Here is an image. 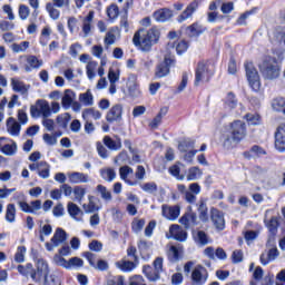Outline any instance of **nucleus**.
Returning <instances> with one entry per match:
<instances>
[{
	"label": "nucleus",
	"mask_w": 285,
	"mask_h": 285,
	"mask_svg": "<svg viewBox=\"0 0 285 285\" xmlns=\"http://www.w3.org/2000/svg\"><path fill=\"white\" fill-rule=\"evenodd\" d=\"M159 41V30L153 27L149 30L144 28L135 32L132 43L141 52H150L153 46Z\"/></svg>",
	"instance_id": "nucleus-1"
},
{
	"label": "nucleus",
	"mask_w": 285,
	"mask_h": 285,
	"mask_svg": "<svg viewBox=\"0 0 285 285\" xmlns=\"http://www.w3.org/2000/svg\"><path fill=\"white\" fill-rule=\"evenodd\" d=\"M259 72L266 81H275V79H279V75H282V67L279 62H277V58L267 56L263 58V60L258 63Z\"/></svg>",
	"instance_id": "nucleus-2"
},
{
	"label": "nucleus",
	"mask_w": 285,
	"mask_h": 285,
	"mask_svg": "<svg viewBox=\"0 0 285 285\" xmlns=\"http://www.w3.org/2000/svg\"><path fill=\"white\" fill-rule=\"evenodd\" d=\"M246 137V124L242 120H236L230 124L229 134L224 136L223 146L233 148V144H239Z\"/></svg>",
	"instance_id": "nucleus-3"
},
{
	"label": "nucleus",
	"mask_w": 285,
	"mask_h": 285,
	"mask_svg": "<svg viewBox=\"0 0 285 285\" xmlns=\"http://www.w3.org/2000/svg\"><path fill=\"white\" fill-rule=\"evenodd\" d=\"M244 68L249 87L254 92H259V90H262V78H259L257 68H255V65L250 61H246Z\"/></svg>",
	"instance_id": "nucleus-4"
},
{
	"label": "nucleus",
	"mask_w": 285,
	"mask_h": 285,
	"mask_svg": "<svg viewBox=\"0 0 285 285\" xmlns=\"http://www.w3.org/2000/svg\"><path fill=\"white\" fill-rule=\"evenodd\" d=\"M214 70L213 66L208 62H198L196 67L195 73V86H199V83H208L210 81V77H213Z\"/></svg>",
	"instance_id": "nucleus-5"
},
{
	"label": "nucleus",
	"mask_w": 285,
	"mask_h": 285,
	"mask_svg": "<svg viewBox=\"0 0 285 285\" xmlns=\"http://www.w3.org/2000/svg\"><path fill=\"white\" fill-rule=\"evenodd\" d=\"M50 275V267L48 266V262L43 258H38L36 261V269L31 273V279L36 282V284H41L42 279H46Z\"/></svg>",
	"instance_id": "nucleus-6"
},
{
	"label": "nucleus",
	"mask_w": 285,
	"mask_h": 285,
	"mask_svg": "<svg viewBox=\"0 0 285 285\" xmlns=\"http://www.w3.org/2000/svg\"><path fill=\"white\" fill-rule=\"evenodd\" d=\"M30 115L35 119H38V117H42V119H48V117L52 115V111L50 110V104L43 99L37 100L36 105H32L30 107Z\"/></svg>",
	"instance_id": "nucleus-7"
},
{
	"label": "nucleus",
	"mask_w": 285,
	"mask_h": 285,
	"mask_svg": "<svg viewBox=\"0 0 285 285\" xmlns=\"http://www.w3.org/2000/svg\"><path fill=\"white\" fill-rule=\"evenodd\" d=\"M57 8H70V0H52V2L46 3V10L53 21L61 17V11Z\"/></svg>",
	"instance_id": "nucleus-8"
},
{
	"label": "nucleus",
	"mask_w": 285,
	"mask_h": 285,
	"mask_svg": "<svg viewBox=\"0 0 285 285\" xmlns=\"http://www.w3.org/2000/svg\"><path fill=\"white\" fill-rule=\"evenodd\" d=\"M208 282V271L206 267L198 265L191 272V284L204 285Z\"/></svg>",
	"instance_id": "nucleus-9"
},
{
	"label": "nucleus",
	"mask_w": 285,
	"mask_h": 285,
	"mask_svg": "<svg viewBox=\"0 0 285 285\" xmlns=\"http://www.w3.org/2000/svg\"><path fill=\"white\" fill-rule=\"evenodd\" d=\"M175 63V60L168 56L165 57L164 61L158 63L155 71L156 79H161L170 75V67Z\"/></svg>",
	"instance_id": "nucleus-10"
},
{
	"label": "nucleus",
	"mask_w": 285,
	"mask_h": 285,
	"mask_svg": "<svg viewBox=\"0 0 285 285\" xmlns=\"http://www.w3.org/2000/svg\"><path fill=\"white\" fill-rule=\"evenodd\" d=\"M0 151L7 157L17 155V142L10 138L0 137Z\"/></svg>",
	"instance_id": "nucleus-11"
},
{
	"label": "nucleus",
	"mask_w": 285,
	"mask_h": 285,
	"mask_svg": "<svg viewBox=\"0 0 285 285\" xmlns=\"http://www.w3.org/2000/svg\"><path fill=\"white\" fill-rule=\"evenodd\" d=\"M132 175H135L132 167L125 165L119 168L120 179H122L125 184H128V186H137L139 184V181H137Z\"/></svg>",
	"instance_id": "nucleus-12"
},
{
	"label": "nucleus",
	"mask_w": 285,
	"mask_h": 285,
	"mask_svg": "<svg viewBox=\"0 0 285 285\" xmlns=\"http://www.w3.org/2000/svg\"><path fill=\"white\" fill-rule=\"evenodd\" d=\"M161 215L165 219H169V222H175L181 215V207L179 205H163L161 206Z\"/></svg>",
	"instance_id": "nucleus-13"
},
{
	"label": "nucleus",
	"mask_w": 285,
	"mask_h": 285,
	"mask_svg": "<svg viewBox=\"0 0 285 285\" xmlns=\"http://www.w3.org/2000/svg\"><path fill=\"white\" fill-rule=\"evenodd\" d=\"M82 257L89 262V265L97 271H108V262L99 259L97 262V255L91 252H85ZM97 262V263H96Z\"/></svg>",
	"instance_id": "nucleus-14"
},
{
	"label": "nucleus",
	"mask_w": 285,
	"mask_h": 285,
	"mask_svg": "<svg viewBox=\"0 0 285 285\" xmlns=\"http://www.w3.org/2000/svg\"><path fill=\"white\" fill-rule=\"evenodd\" d=\"M124 117V106L116 104L114 105L106 115L108 124H115V121H121Z\"/></svg>",
	"instance_id": "nucleus-15"
},
{
	"label": "nucleus",
	"mask_w": 285,
	"mask_h": 285,
	"mask_svg": "<svg viewBox=\"0 0 285 285\" xmlns=\"http://www.w3.org/2000/svg\"><path fill=\"white\" fill-rule=\"evenodd\" d=\"M29 170H32V171L37 170L41 179H48V177H50V165L43 160L30 164Z\"/></svg>",
	"instance_id": "nucleus-16"
},
{
	"label": "nucleus",
	"mask_w": 285,
	"mask_h": 285,
	"mask_svg": "<svg viewBox=\"0 0 285 285\" xmlns=\"http://www.w3.org/2000/svg\"><path fill=\"white\" fill-rule=\"evenodd\" d=\"M210 219L217 230H224L226 228V220L224 219V213L219 209L210 208Z\"/></svg>",
	"instance_id": "nucleus-17"
},
{
	"label": "nucleus",
	"mask_w": 285,
	"mask_h": 285,
	"mask_svg": "<svg viewBox=\"0 0 285 285\" xmlns=\"http://www.w3.org/2000/svg\"><path fill=\"white\" fill-rule=\"evenodd\" d=\"M279 257V249L275 245H272V247L268 248V250H265L261 254V264L263 266H268L271 262H275Z\"/></svg>",
	"instance_id": "nucleus-18"
},
{
	"label": "nucleus",
	"mask_w": 285,
	"mask_h": 285,
	"mask_svg": "<svg viewBox=\"0 0 285 285\" xmlns=\"http://www.w3.org/2000/svg\"><path fill=\"white\" fill-rule=\"evenodd\" d=\"M197 8H199V2L197 0L191 1L187 8L177 17L178 23H184L187 19H190L195 14Z\"/></svg>",
	"instance_id": "nucleus-19"
},
{
	"label": "nucleus",
	"mask_w": 285,
	"mask_h": 285,
	"mask_svg": "<svg viewBox=\"0 0 285 285\" xmlns=\"http://www.w3.org/2000/svg\"><path fill=\"white\" fill-rule=\"evenodd\" d=\"M196 206H197L198 217H199L200 222L206 224V222H208V219H209V216H208V199L204 198V197L199 198Z\"/></svg>",
	"instance_id": "nucleus-20"
},
{
	"label": "nucleus",
	"mask_w": 285,
	"mask_h": 285,
	"mask_svg": "<svg viewBox=\"0 0 285 285\" xmlns=\"http://www.w3.org/2000/svg\"><path fill=\"white\" fill-rule=\"evenodd\" d=\"M275 148L278 153H285V125H281L275 132Z\"/></svg>",
	"instance_id": "nucleus-21"
},
{
	"label": "nucleus",
	"mask_w": 285,
	"mask_h": 285,
	"mask_svg": "<svg viewBox=\"0 0 285 285\" xmlns=\"http://www.w3.org/2000/svg\"><path fill=\"white\" fill-rule=\"evenodd\" d=\"M67 213L75 222H83V210L77 204L69 202L67 204Z\"/></svg>",
	"instance_id": "nucleus-22"
},
{
	"label": "nucleus",
	"mask_w": 285,
	"mask_h": 285,
	"mask_svg": "<svg viewBox=\"0 0 285 285\" xmlns=\"http://www.w3.org/2000/svg\"><path fill=\"white\" fill-rule=\"evenodd\" d=\"M179 224L185 226V228H193V226H197V214H195V212L189 207V212L181 216Z\"/></svg>",
	"instance_id": "nucleus-23"
},
{
	"label": "nucleus",
	"mask_w": 285,
	"mask_h": 285,
	"mask_svg": "<svg viewBox=\"0 0 285 285\" xmlns=\"http://www.w3.org/2000/svg\"><path fill=\"white\" fill-rule=\"evenodd\" d=\"M169 234L170 236H167L168 239L173 237V239H176L177 242H186V238L188 237L186 230H184L179 225H171L169 227Z\"/></svg>",
	"instance_id": "nucleus-24"
},
{
	"label": "nucleus",
	"mask_w": 285,
	"mask_h": 285,
	"mask_svg": "<svg viewBox=\"0 0 285 285\" xmlns=\"http://www.w3.org/2000/svg\"><path fill=\"white\" fill-rule=\"evenodd\" d=\"M18 204L22 213H30L31 215H37V212L41 210V200H32L30 204L26 202H19Z\"/></svg>",
	"instance_id": "nucleus-25"
},
{
	"label": "nucleus",
	"mask_w": 285,
	"mask_h": 285,
	"mask_svg": "<svg viewBox=\"0 0 285 285\" xmlns=\"http://www.w3.org/2000/svg\"><path fill=\"white\" fill-rule=\"evenodd\" d=\"M95 19V11L89 13L82 19V35L83 37H90L92 35V21Z\"/></svg>",
	"instance_id": "nucleus-26"
},
{
	"label": "nucleus",
	"mask_w": 285,
	"mask_h": 285,
	"mask_svg": "<svg viewBox=\"0 0 285 285\" xmlns=\"http://www.w3.org/2000/svg\"><path fill=\"white\" fill-rule=\"evenodd\" d=\"M153 17L155 21H158L159 23H165V21H169V19H173V10L168 8H163L153 13Z\"/></svg>",
	"instance_id": "nucleus-27"
},
{
	"label": "nucleus",
	"mask_w": 285,
	"mask_h": 285,
	"mask_svg": "<svg viewBox=\"0 0 285 285\" xmlns=\"http://www.w3.org/2000/svg\"><path fill=\"white\" fill-rule=\"evenodd\" d=\"M68 179L70 184H88L90 176L88 174L72 171L68 174Z\"/></svg>",
	"instance_id": "nucleus-28"
},
{
	"label": "nucleus",
	"mask_w": 285,
	"mask_h": 285,
	"mask_svg": "<svg viewBox=\"0 0 285 285\" xmlns=\"http://www.w3.org/2000/svg\"><path fill=\"white\" fill-rule=\"evenodd\" d=\"M7 132L12 137H19V134L21 132V125L12 117L7 120Z\"/></svg>",
	"instance_id": "nucleus-29"
},
{
	"label": "nucleus",
	"mask_w": 285,
	"mask_h": 285,
	"mask_svg": "<svg viewBox=\"0 0 285 285\" xmlns=\"http://www.w3.org/2000/svg\"><path fill=\"white\" fill-rule=\"evenodd\" d=\"M102 144L109 150H114V151L121 150V139L120 138H117L115 140L110 136H105L102 139Z\"/></svg>",
	"instance_id": "nucleus-30"
},
{
	"label": "nucleus",
	"mask_w": 285,
	"mask_h": 285,
	"mask_svg": "<svg viewBox=\"0 0 285 285\" xmlns=\"http://www.w3.org/2000/svg\"><path fill=\"white\" fill-rule=\"evenodd\" d=\"M11 86H12V90L14 92H20V95H26L28 94V90H30V85H26L23 83V81L17 78L11 79Z\"/></svg>",
	"instance_id": "nucleus-31"
},
{
	"label": "nucleus",
	"mask_w": 285,
	"mask_h": 285,
	"mask_svg": "<svg viewBox=\"0 0 285 285\" xmlns=\"http://www.w3.org/2000/svg\"><path fill=\"white\" fill-rule=\"evenodd\" d=\"M67 239L66 230L58 227L51 238V244H53L55 247L59 246L60 244H63Z\"/></svg>",
	"instance_id": "nucleus-32"
},
{
	"label": "nucleus",
	"mask_w": 285,
	"mask_h": 285,
	"mask_svg": "<svg viewBox=\"0 0 285 285\" xmlns=\"http://www.w3.org/2000/svg\"><path fill=\"white\" fill-rule=\"evenodd\" d=\"M75 97H76L75 91L70 89L65 90V95L61 100L62 108H65V110H68L70 106H72V104L75 102Z\"/></svg>",
	"instance_id": "nucleus-33"
},
{
	"label": "nucleus",
	"mask_w": 285,
	"mask_h": 285,
	"mask_svg": "<svg viewBox=\"0 0 285 285\" xmlns=\"http://www.w3.org/2000/svg\"><path fill=\"white\" fill-rule=\"evenodd\" d=\"M266 155V149L261 147L259 145H254L249 151L244 153V157L250 159V157H264Z\"/></svg>",
	"instance_id": "nucleus-34"
},
{
	"label": "nucleus",
	"mask_w": 285,
	"mask_h": 285,
	"mask_svg": "<svg viewBox=\"0 0 285 285\" xmlns=\"http://www.w3.org/2000/svg\"><path fill=\"white\" fill-rule=\"evenodd\" d=\"M91 119H95L96 121L101 118V111L95 109V108H87L82 110V119L85 121H88Z\"/></svg>",
	"instance_id": "nucleus-35"
},
{
	"label": "nucleus",
	"mask_w": 285,
	"mask_h": 285,
	"mask_svg": "<svg viewBox=\"0 0 285 285\" xmlns=\"http://www.w3.org/2000/svg\"><path fill=\"white\" fill-rule=\"evenodd\" d=\"M204 32H206V29L197 22L187 27V30H186V33L188 35V37H199V35H204Z\"/></svg>",
	"instance_id": "nucleus-36"
},
{
	"label": "nucleus",
	"mask_w": 285,
	"mask_h": 285,
	"mask_svg": "<svg viewBox=\"0 0 285 285\" xmlns=\"http://www.w3.org/2000/svg\"><path fill=\"white\" fill-rule=\"evenodd\" d=\"M79 101L82 106H95V96L88 89L86 92L79 95Z\"/></svg>",
	"instance_id": "nucleus-37"
},
{
	"label": "nucleus",
	"mask_w": 285,
	"mask_h": 285,
	"mask_svg": "<svg viewBox=\"0 0 285 285\" xmlns=\"http://www.w3.org/2000/svg\"><path fill=\"white\" fill-rule=\"evenodd\" d=\"M4 218L6 222H8L9 224H14L17 219V207L14 206V204L7 205Z\"/></svg>",
	"instance_id": "nucleus-38"
},
{
	"label": "nucleus",
	"mask_w": 285,
	"mask_h": 285,
	"mask_svg": "<svg viewBox=\"0 0 285 285\" xmlns=\"http://www.w3.org/2000/svg\"><path fill=\"white\" fill-rule=\"evenodd\" d=\"M117 268L124 271V273H130L137 268V265L132 261H119L116 263Z\"/></svg>",
	"instance_id": "nucleus-39"
},
{
	"label": "nucleus",
	"mask_w": 285,
	"mask_h": 285,
	"mask_svg": "<svg viewBox=\"0 0 285 285\" xmlns=\"http://www.w3.org/2000/svg\"><path fill=\"white\" fill-rule=\"evenodd\" d=\"M224 105L226 110H235L237 108V97H235V94L228 92L224 99Z\"/></svg>",
	"instance_id": "nucleus-40"
},
{
	"label": "nucleus",
	"mask_w": 285,
	"mask_h": 285,
	"mask_svg": "<svg viewBox=\"0 0 285 285\" xmlns=\"http://www.w3.org/2000/svg\"><path fill=\"white\" fill-rule=\"evenodd\" d=\"M100 177H102L105 181H112L117 177V173L112 167H105L100 169Z\"/></svg>",
	"instance_id": "nucleus-41"
},
{
	"label": "nucleus",
	"mask_w": 285,
	"mask_h": 285,
	"mask_svg": "<svg viewBox=\"0 0 285 285\" xmlns=\"http://www.w3.org/2000/svg\"><path fill=\"white\" fill-rule=\"evenodd\" d=\"M142 272L149 282H157L160 277V274L153 269L150 265H145Z\"/></svg>",
	"instance_id": "nucleus-42"
},
{
	"label": "nucleus",
	"mask_w": 285,
	"mask_h": 285,
	"mask_svg": "<svg viewBox=\"0 0 285 285\" xmlns=\"http://www.w3.org/2000/svg\"><path fill=\"white\" fill-rule=\"evenodd\" d=\"M202 175L203 173L202 169H199V167H190L187 171L186 179L187 181H197V179H199Z\"/></svg>",
	"instance_id": "nucleus-43"
},
{
	"label": "nucleus",
	"mask_w": 285,
	"mask_h": 285,
	"mask_svg": "<svg viewBox=\"0 0 285 285\" xmlns=\"http://www.w3.org/2000/svg\"><path fill=\"white\" fill-rule=\"evenodd\" d=\"M88 199L89 203L82 205L85 213H97V210H100L101 207L95 203V196H88Z\"/></svg>",
	"instance_id": "nucleus-44"
},
{
	"label": "nucleus",
	"mask_w": 285,
	"mask_h": 285,
	"mask_svg": "<svg viewBox=\"0 0 285 285\" xmlns=\"http://www.w3.org/2000/svg\"><path fill=\"white\" fill-rule=\"evenodd\" d=\"M97 61L90 60L86 66V72L89 81H92L95 77H97V73L95 72L97 70Z\"/></svg>",
	"instance_id": "nucleus-45"
},
{
	"label": "nucleus",
	"mask_w": 285,
	"mask_h": 285,
	"mask_svg": "<svg viewBox=\"0 0 285 285\" xmlns=\"http://www.w3.org/2000/svg\"><path fill=\"white\" fill-rule=\"evenodd\" d=\"M27 63L30 67H26V71L30 72L31 68H41V66H43V61L37 59V56H29L27 58Z\"/></svg>",
	"instance_id": "nucleus-46"
},
{
	"label": "nucleus",
	"mask_w": 285,
	"mask_h": 285,
	"mask_svg": "<svg viewBox=\"0 0 285 285\" xmlns=\"http://www.w3.org/2000/svg\"><path fill=\"white\" fill-rule=\"evenodd\" d=\"M272 108L273 110H275L276 112H283L284 115V110H285V98L278 97V98H274L272 100Z\"/></svg>",
	"instance_id": "nucleus-47"
},
{
	"label": "nucleus",
	"mask_w": 285,
	"mask_h": 285,
	"mask_svg": "<svg viewBox=\"0 0 285 285\" xmlns=\"http://www.w3.org/2000/svg\"><path fill=\"white\" fill-rule=\"evenodd\" d=\"M71 118L70 114L65 112L57 116L56 121L60 128H68V124H70Z\"/></svg>",
	"instance_id": "nucleus-48"
},
{
	"label": "nucleus",
	"mask_w": 285,
	"mask_h": 285,
	"mask_svg": "<svg viewBox=\"0 0 285 285\" xmlns=\"http://www.w3.org/2000/svg\"><path fill=\"white\" fill-rule=\"evenodd\" d=\"M83 197H86V188L81 186H75L73 187V202H78V204H81L83 202Z\"/></svg>",
	"instance_id": "nucleus-49"
},
{
	"label": "nucleus",
	"mask_w": 285,
	"mask_h": 285,
	"mask_svg": "<svg viewBox=\"0 0 285 285\" xmlns=\"http://www.w3.org/2000/svg\"><path fill=\"white\" fill-rule=\"evenodd\" d=\"M166 112H168V108L160 109L159 114L149 124L150 128L154 130L159 128V124H161V119H164V115H166Z\"/></svg>",
	"instance_id": "nucleus-50"
},
{
	"label": "nucleus",
	"mask_w": 285,
	"mask_h": 285,
	"mask_svg": "<svg viewBox=\"0 0 285 285\" xmlns=\"http://www.w3.org/2000/svg\"><path fill=\"white\" fill-rule=\"evenodd\" d=\"M145 226H146V219L144 218H134V220L131 222V229L136 234L141 233Z\"/></svg>",
	"instance_id": "nucleus-51"
},
{
	"label": "nucleus",
	"mask_w": 285,
	"mask_h": 285,
	"mask_svg": "<svg viewBox=\"0 0 285 285\" xmlns=\"http://www.w3.org/2000/svg\"><path fill=\"white\" fill-rule=\"evenodd\" d=\"M265 224L272 235H277V229L279 228L277 217H272L267 223L265 222Z\"/></svg>",
	"instance_id": "nucleus-52"
},
{
	"label": "nucleus",
	"mask_w": 285,
	"mask_h": 285,
	"mask_svg": "<svg viewBox=\"0 0 285 285\" xmlns=\"http://www.w3.org/2000/svg\"><path fill=\"white\" fill-rule=\"evenodd\" d=\"M244 119L249 126H259L262 124V117L258 114H246Z\"/></svg>",
	"instance_id": "nucleus-53"
},
{
	"label": "nucleus",
	"mask_w": 285,
	"mask_h": 285,
	"mask_svg": "<svg viewBox=\"0 0 285 285\" xmlns=\"http://www.w3.org/2000/svg\"><path fill=\"white\" fill-rule=\"evenodd\" d=\"M97 191L101 195V199H105V202H111L112 200V194L106 186L104 185H98L97 186Z\"/></svg>",
	"instance_id": "nucleus-54"
},
{
	"label": "nucleus",
	"mask_w": 285,
	"mask_h": 285,
	"mask_svg": "<svg viewBox=\"0 0 285 285\" xmlns=\"http://www.w3.org/2000/svg\"><path fill=\"white\" fill-rule=\"evenodd\" d=\"M32 271H33L32 263H28L26 264V266L18 265V273H20V275H23V277H28V275L32 277Z\"/></svg>",
	"instance_id": "nucleus-55"
},
{
	"label": "nucleus",
	"mask_w": 285,
	"mask_h": 285,
	"mask_svg": "<svg viewBox=\"0 0 285 285\" xmlns=\"http://www.w3.org/2000/svg\"><path fill=\"white\" fill-rule=\"evenodd\" d=\"M169 173L173 177H176L178 181H184L186 179V176L181 174V168L179 165H174L169 168Z\"/></svg>",
	"instance_id": "nucleus-56"
},
{
	"label": "nucleus",
	"mask_w": 285,
	"mask_h": 285,
	"mask_svg": "<svg viewBox=\"0 0 285 285\" xmlns=\"http://www.w3.org/2000/svg\"><path fill=\"white\" fill-rule=\"evenodd\" d=\"M141 190H144V193H148L149 195H153L154 193H157L158 187H157V183H145L142 185H140Z\"/></svg>",
	"instance_id": "nucleus-57"
},
{
	"label": "nucleus",
	"mask_w": 285,
	"mask_h": 285,
	"mask_svg": "<svg viewBox=\"0 0 285 285\" xmlns=\"http://www.w3.org/2000/svg\"><path fill=\"white\" fill-rule=\"evenodd\" d=\"M167 257L169 262H179V249L176 246H170L169 250L167 252Z\"/></svg>",
	"instance_id": "nucleus-58"
},
{
	"label": "nucleus",
	"mask_w": 285,
	"mask_h": 285,
	"mask_svg": "<svg viewBox=\"0 0 285 285\" xmlns=\"http://www.w3.org/2000/svg\"><path fill=\"white\" fill-rule=\"evenodd\" d=\"M190 148H195V140H193V139L184 140L183 142H180L178 145V150L180 153H188V149H190Z\"/></svg>",
	"instance_id": "nucleus-59"
},
{
	"label": "nucleus",
	"mask_w": 285,
	"mask_h": 285,
	"mask_svg": "<svg viewBox=\"0 0 285 285\" xmlns=\"http://www.w3.org/2000/svg\"><path fill=\"white\" fill-rule=\"evenodd\" d=\"M14 262H17V264H23V262H26V247L24 246L18 247L17 253L14 255Z\"/></svg>",
	"instance_id": "nucleus-60"
},
{
	"label": "nucleus",
	"mask_w": 285,
	"mask_h": 285,
	"mask_svg": "<svg viewBox=\"0 0 285 285\" xmlns=\"http://www.w3.org/2000/svg\"><path fill=\"white\" fill-rule=\"evenodd\" d=\"M30 48V42L29 41H22L20 43H13L11 45V49L14 52H26L27 49Z\"/></svg>",
	"instance_id": "nucleus-61"
},
{
	"label": "nucleus",
	"mask_w": 285,
	"mask_h": 285,
	"mask_svg": "<svg viewBox=\"0 0 285 285\" xmlns=\"http://www.w3.org/2000/svg\"><path fill=\"white\" fill-rule=\"evenodd\" d=\"M127 88L129 90V95H131V97H135V90H137V75H134L131 78L128 79Z\"/></svg>",
	"instance_id": "nucleus-62"
},
{
	"label": "nucleus",
	"mask_w": 285,
	"mask_h": 285,
	"mask_svg": "<svg viewBox=\"0 0 285 285\" xmlns=\"http://www.w3.org/2000/svg\"><path fill=\"white\" fill-rule=\"evenodd\" d=\"M107 17L111 20L117 19L119 17V7L117 4H111L107 8Z\"/></svg>",
	"instance_id": "nucleus-63"
},
{
	"label": "nucleus",
	"mask_w": 285,
	"mask_h": 285,
	"mask_svg": "<svg viewBox=\"0 0 285 285\" xmlns=\"http://www.w3.org/2000/svg\"><path fill=\"white\" fill-rule=\"evenodd\" d=\"M45 285H61V281L57 277V275H49L45 279Z\"/></svg>",
	"instance_id": "nucleus-64"
}]
</instances>
